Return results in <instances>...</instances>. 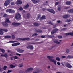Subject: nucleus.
Listing matches in <instances>:
<instances>
[{
    "instance_id": "obj_1",
    "label": "nucleus",
    "mask_w": 73,
    "mask_h": 73,
    "mask_svg": "<svg viewBox=\"0 0 73 73\" xmlns=\"http://www.w3.org/2000/svg\"><path fill=\"white\" fill-rule=\"evenodd\" d=\"M53 56H47V58H48L50 61L53 62L54 64H55V65H56V60L53 59H52L53 58Z\"/></svg>"
},
{
    "instance_id": "obj_2",
    "label": "nucleus",
    "mask_w": 73,
    "mask_h": 73,
    "mask_svg": "<svg viewBox=\"0 0 73 73\" xmlns=\"http://www.w3.org/2000/svg\"><path fill=\"white\" fill-rule=\"evenodd\" d=\"M15 19L17 20H21V15L19 13H17L15 15Z\"/></svg>"
},
{
    "instance_id": "obj_3",
    "label": "nucleus",
    "mask_w": 73,
    "mask_h": 73,
    "mask_svg": "<svg viewBox=\"0 0 73 73\" xmlns=\"http://www.w3.org/2000/svg\"><path fill=\"white\" fill-rule=\"evenodd\" d=\"M21 24L20 23H16L15 22H13L12 23V25L14 27H17L19 25H20Z\"/></svg>"
},
{
    "instance_id": "obj_4",
    "label": "nucleus",
    "mask_w": 73,
    "mask_h": 73,
    "mask_svg": "<svg viewBox=\"0 0 73 73\" xmlns=\"http://www.w3.org/2000/svg\"><path fill=\"white\" fill-rule=\"evenodd\" d=\"M64 65L66 67H67V68H71L72 67V66L68 62H65Z\"/></svg>"
},
{
    "instance_id": "obj_5",
    "label": "nucleus",
    "mask_w": 73,
    "mask_h": 73,
    "mask_svg": "<svg viewBox=\"0 0 73 73\" xmlns=\"http://www.w3.org/2000/svg\"><path fill=\"white\" fill-rule=\"evenodd\" d=\"M11 3L10 0H7L5 1L4 3V5L5 7H7V5H8L9 4Z\"/></svg>"
},
{
    "instance_id": "obj_6",
    "label": "nucleus",
    "mask_w": 73,
    "mask_h": 73,
    "mask_svg": "<svg viewBox=\"0 0 73 73\" xmlns=\"http://www.w3.org/2000/svg\"><path fill=\"white\" fill-rule=\"evenodd\" d=\"M26 48L27 49H30V50H32L33 49L34 47H33V46L32 45H28L26 47Z\"/></svg>"
},
{
    "instance_id": "obj_7",
    "label": "nucleus",
    "mask_w": 73,
    "mask_h": 73,
    "mask_svg": "<svg viewBox=\"0 0 73 73\" xmlns=\"http://www.w3.org/2000/svg\"><path fill=\"white\" fill-rule=\"evenodd\" d=\"M33 68H29L25 70V72L26 73H28V72H31V71H32V70H33Z\"/></svg>"
},
{
    "instance_id": "obj_8",
    "label": "nucleus",
    "mask_w": 73,
    "mask_h": 73,
    "mask_svg": "<svg viewBox=\"0 0 73 73\" xmlns=\"http://www.w3.org/2000/svg\"><path fill=\"white\" fill-rule=\"evenodd\" d=\"M17 50L18 53H23L24 52V50L22 49H21L20 48H18L17 49Z\"/></svg>"
},
{
    "instance_id": "obj_9",
    "label": "nucleus",
    "mask_w": 73,
    "mask_h": 73,
    "mask_svg": "<svg viewBox=\"0 0 73 73\" xmlns=\"http://www.w3.org/2000/svg\"><path fill=\"white\" fill-rule=\"evenodd\" d=\"M58 31V29H53L52 31H51V34L52 35H53L55 33L57 32V31Z\"/></svg>"
},
{
    "instance_id": "obj_10",
    "label": "nucleus",
    "mask_w": 73,
    "mask_h": 73,
    "mask_svg": "<svg viewBox=\"0 0 73 73\" xmlns=\"http://www.w3.org/2000/svg\"><path fill=\"white\" fill-rule=\"evenodd\" d=\"M48 11L53 13V14H55V11L53 10V9H47Z\"/></svg>"
},
{
    "instance_id": "obj_11",
    "label": "nucleus",
    "mask_w": 73,
    "mask_h": 73,
    "mask_svg": "<svg viewBox=\"0 0 73 73\" xmlns=\"http://www.w3.org/2000/svg\"><path fill=\"white\" fill-rule=\"evenodd\" d=\"M34 4H37L40 2V0H31Z\"/></svg>"
},
{
    "instance_id": "obj_12",
    "label": "nucleus",
    "mask_w": 73,
    "mask_h": 73,
    "mask_svg": "<svg viewBox=\"0 0 73 73\" xmlns=\"http://www.w3.org/2000/svg\"><path fill=\"white\" fill-rule=\"evenodd\" d=\"M20 44V43L17 42L15 43H13L12 44V46H18V45H19Z\"/></svg>"
},
{
    "instance_id": "obj_13",
    "label": "nucleus",
    "mask_w": 73,
    "mask_h": 73,
    "mask_svg": "<svg viewBox=\"0 0 73 73\" xmlns=\"http://www.w3.org/2000/svg\"><path fill=\"white\" fill-rule=\"evenodd\" d=\"M53 42L55 43V44H60V42H59L57 41V40L56 39H54L53 40Z\"/></svg>"
},
{
    "instance_id": "obj_14",
    "label": "nucleus",
    "mask_w": 73,
    "mask_h": 73,
    "mask_svg": "<svg viewBox=\"0 0 73 73\" xmlns=\"http://www.w3.org/2000/svg\"><path fill=\"white\" fill-rule=\"evenodd\" d=\"M6 22H2V24L3 26H4V27H7V26H8V24L6 23Z\"/></svg>"
},
{
    "instance_id": "obj_15",
    "label": "nucleus",
    "mask_w": 73,
    "mask_h": 73,
    "mask_svg": "<svg viewBox=\"0 0 73 73\" xmlns=\"http://www.w3.org/2000/svg\"><path fill=\"white\" fill-rule=\"evenodd\" d=\"M66 58V59H68V58H69V59H70V58H73V56L68 55L67 56V57Z\"/></svg>"
},
{
    "instance_id": "obj_16",
    "label": "nucleus",
    "mask_w": 73,
    "mask_h": 73,
    "mask_svg": "<svg viewBox=\"0 0 73 73\" xmlns=\"http://www.w3.org/2000/svg\"><path fill=\"white\" fill-rule=\"evenodd\" d=\"M29 38H19V40L20 41H26L27 40H28V39H29Z\"/></svg>"
},
{
    "instance_id": "obj_17",
    "label": "nucleus",
    "mask_w": 73,
    "mask_h": 73,
    "mask_svg": "<svg viewBox=\"0 0 73 73\" xmlns=\"http://www.w3.org/2000/svg\"><path fill=\"white\" fill-rule=\"evenodd\" d=\"M69 17L68 15H65L63 16V18H65V19H67Z\"/></svg>"
},
{
    "instance_id": "obj_18",
    "label": "nucleus",
    "mask_w": 73,
    "mask_h": 73,
    "mask_svg": "<svg viewBox=\"0 0 73 73\" xmlns=\"http://www.w3.org/2000/svg\"><path fill=\"white\" fill-rule=\"evenodd\" d=\"M11 37H12L11 36L7 35L5 36L4 38H11Z\"/></svg>"
},
{
    "instance_id": "obj_19",
    "label": "nucleus",
    "mask_w": 73,
    "mask_h": 73,
    "mask_svg": "<svg viewBox=\"0 0 73 73\" xmlns=\"http://www.w3.org/2000/svg\"><path fill=\"white\" fill-rule=\"evenodd\" d=\"M35 27H37L39 25V24L37 22H35L33 23Z\"/></svg>"
},
{
    "instance_id": "obj_20",
    "label": "nucleus",
    "mask_w": 73,
    "mask_h": 73,
    "mask_svg": "<svg viewBox=\"0 0 73 73\" xmlns=\"http://www.w3.org/2000/svg\"><path fill=\"white\" fill-rule=\"evenodd\" d=\"M46 18V17L44 15L40 19V20H44V19H45Z\"/></svg>"
},
{
    "instance_id": "obj_21",
    "label": "nucleus",
    "mask_w": 73,
    "mask_h": 73,
    "mask_svg": "<svg viewBox=\"0 0 73 73\" xmlns=\"http://www.w3.org/2000/svg\"><path fill=\"white\" fill-rule=\"evenodd\" d=\"M68 12L71 13H73V9L69 10H68Z\"/></svg>"
},
{
    "instance_id": "obj_22",
    "label": "nucleus",
    "mask_w": 73,
    "mask_h": 73,
    "mask_svg": "<svg viewBox=\"0 0 73 73\" xmlns=\"http://www.w3.org/2000/svg\"><path fill=\"white\" fill-rule=\"evenodd\" d=\"M17 3L18 4H22V2L20 0H18L17 1Z\"/></svg>"
},
{
    "instance_id": "obj_23",
    "label": "nucleus",
    "mask_w": 73,
    "mask_h": 73,
    "mask_svg": "<svg viewBox=\"0 0 73 73\" xmlns=\"http://www.w3.org/2000/svg\"><path fill=\"white\" fill-rule=\"evenodd\" d=\"M17 41H9L8 42V43H15V42H17Z\"/></svg>"
},
{
    "instance_id": "obj_24",
    "label": "nucleus",
    "mask_w": 73,
    "mask_h": 73,
    "mask_svg": "<svg viewBox=\"0 0 73 73\" xmlns=\"http://www.w3.org/2000/svg\"><path fill=\"white\" fill-rule=\"evenodd\" d=\"M66 4L67 5H70L71 4V2L67 1L66 2Z\"/></svg>"
},
{
    "instance_id": "obj_25",
    "label": "nucleus",
    "mask_w": 73,
    "mask_h": 73,
    "mask_svg": "<svg viewBox=\"0 0 73 73\" xmlns=\"http://www.w3.org/2000/svg\"><path fill=\"white\" fill-rule=\"evenodd\" d=\"M16 66L15 65H11L10 66V68H15Z\"/></svg>"
},
{
    "instance_id": "obj_26",
    "label": "nucleus",
    "mask_w": 73,
    "mask_h": 73,
    "mask_svg": "<svg viewBox=\"0 0 73 73\" xmlns=\"http://www.w3.org/2000/svg\"><path fill=\"white\" fill-rule=\"evenodd\" d=\"M36 31L37 33L39 32V33H41V32H42V30H36Z\"/></svg>"
},
{
    "instance_id": "obj_27",
    "label": "nucleus",
    "mask_w": 73,
    "mask_h": 73,
    "mask_svg": "<svg viewBox=\"0 0 73 73\" xmlns=\"http://www.w3.org/2000/svg\"><path fill=\"white\" fill-rule=\"evenodd\" d=\"M15 11L14 10L11 9L10 13H15Z\"/></svg>"
},
{
    "instance_id": "obj_28",
    "label": "nucleus",
    "mask_w": 73,
    "mask_h": 73,
    "mask_svg": "<svg viewBox=\"0 0 73 73\" xmlns=\"http://www.w3.org/2000/svg\"><path fill=\"white\" fill-rule=\"evenodd\" d=\"M61 6L60 5L59 6L57 10L58 11H61Z\"/></svg>"
},
{
    "instance_id": "obj_29",
    "label": "nucleus",
    "mask_w": 73,
    "mask_h": 73,
    "mask_svg": "<svg viewBox=\"0 0 73 73\" xmlns=\"http://www.w3.org/2000/svg\"><path fill=\"white\" fill-rule=\"evenodd\" d=\"M3 31L5 32H8V30L5 29H3Z\"/></svg>"
},
{
    "instance_id": "obj_30",
    "label": "nucleus",
    "mask_w": 73,
    "mask_h": 73,
    "mask_svg": "<svg viewBox=\"0 0 73 73\" xmlns=\"http://www.w3.org/2000/svg\"><path fill=\"white\" fill-rule=\"evenodd\" d=\"M5 22V23H7H7H9V22H10V21H9V19L8 18H7L6 19Z\"/></svg>"
},
{
    "instance_id": "obj_31",
    "label": "nucleus",
    "mask_w": 73,
    "mask_h": 73,
    "mask_svg": "<svg viewBox=\"0 0 73 73\" xmlns=\"http://www.w3.org/2000/svg\"><path fill=\"white\" fill-rule=\"evenodd\" d=\"M31 15H30V14L29 13H28L27 14V18H29Z\"/></svg>"
},
{
    "instance_id": "obj_32",
    "label": "nucleus",
    "mask_w": 73,
    "mask_h": 73,
    "mask_svg": "<svg viewBox=\"0 0 73 73\" xmlns=\"http://www.w3.org/2000/svg\"><path fill=\"white\" fill-rule=\"evenodd\" d=\"M56 60H57V61H60V58L58 57H57L56 58Z\"/></svg>"
},
{
    "instance_id": "obj_33",
    "label": "nucleus",
    "mask_w": 73,
    "mask_h": 73,
    "mask_svg": "<svg viewBox=\"0 0 73 73\" xmlns=\"http://www.w3.org/2000/svg\"><path fill=\"white\" fill-rule=\"evenodd\" d=\"M11 9H7L6 10V12H9V13H11Z\"/></svg>"
},
{
    "instance_id": "obj_34",
    "label": "nucleus",
    "mask_w": 73,
    "mask_h": 73,
    "mask_svg": "<svg viewBox=\"0 0 73 73\" xmlns=\"http://www.w3.org/2000/svg\"><path fill=\"white\" fill-rule=\"evenodd\" d=\"M38 35V34L37 33H35L32 35V36H37Z\"/></svg>"
},
{
    "instance_id": "obj_35",
    "label": "nucleus",
    "mask_w": 73,
    "mask_h": 73,
    "mask_svg": "<svg viewBox=\"0 0 73 73\" xmlns=\"http://www.w3.org/2000/svg\"><path fill=\"white\" fill-rule=\"evenodd\" d=\"M23 66H24V65L22 63L20 64H19V66L20 68H22V67H23Z\"/></svg>"
},
{
    "instance_id": "obj_36",
    "label": "nucleus",
    "mask_w": 73,
    "mask_h": 73,
    "mask_svg": "<svg viewBox=\"0 0 73 73\" xmlns=\"http://www.w3.org/2000/svg\"><path fill=\"white\" fill-rule=\"evenodd\" d=\"M28 7H29V5L27 4L26 5L25 7V8L26 9V8H28Z\"/></svg>"
},
{
    "instance_id": "obj_37",
    "label": "nucleus",
    "mask_w": 73,
    "mask_h": 73,
    "mask_svg": "<svg viewBox=\"0 0 73 73\" xmlns=\"http://www.w3.org/2000/svg\"><path fill=\"white\" fill-rule=\"evenodd\" d=\"M0 50H1V51L3 53H4V52H5V50H4L3 49H1L0 48Z\"/></svg>"
},
{
    "instance_id": "obj_38",
    "label": "nucleus",
    "mask_w": 73,
    "mask_h": 73,
    "mask_svg": "<svg viewBox=\"0 0 73 73\" xmlns=\"http://www.w3.org/2000/svg\"><path fill=\"white\" fill-rule=\"evenodd\" d=\"M70 21H71V20H70V19L66 20L65 21L66 22H67L68 23H69V22H70Z\"/></svg>"
},
{
    "instance_id": "obj_39",
    "label": "nucleus",
    "mask_w": 73,
    "mask_h": 73,
    "mask_svg": "<svg viewBox=\"0 0 73 73\" xmlns=\"http://www.w3.org/2000/svg\"><path fill=\"white\" fill-rule=\"evenodd\" d=\"M13 58H14V59H19V58L17 57V56H14V57Z\"/></svg>"
},
{
    "instance_id": "obj_40",
    "label": "nucleus",
    "mask_w": 73,
    "mask_h": 73,
    "mask_svg": "<svg viewBox=\"0 0 73 73\" xmlns=\"http://www.w3.org/2000/svg\"><path fill=\"white\" fill-rule=\"evenodd\" d=\"M8 15L7 14H5L3 15L4 17H8Z\"/></svg>"
},
{
    "instance_id": "obj_41",
    "label": "nucleus",
    "mask_w": 73,
    "mask_h": 73,
    "mask_svg": "<svg viewBox=\"0 0 73 73\" xmlns=\"http://www.w3.org/2000/svg\"><path fill=\"white\" fill-rule=\"evenodd\" d=\"M49 23L50 24H51V25H53V24L52 22L51 21H49Z\"/></svg>"
},
{
    "instance_id": "obj_42",
    "label": "nucleus",
    "mask_w": 73,
    "mask_h": 73,
    "mask_svg": "<svg viewBox=\"0 0 73 73\" xmlns=\"http://www.w3.org/2000/svg\"><path fill=\"white\" fill-rule=\"evenodd\" d=\"M4 34V32L0 31V35H3Z\"/></svg>"
},
{
    "instance_id": "obj_43",
    "label": "nucleus",
    "mask_w": 73,
    "mask_h": 73,
    "mask_svg": "<svg viewBox=\"0 0 73 73\" xmlns=\"http://www.w3.org/2000/svg\"><path fill=\"white\" fill-rule=\"evenodd\" d=\"M15 35H13L12 36V39H14V38H15Z\"/></svg>"
},
{
    "instance_id": "obj_44",
    "label": "nucleus",
    "mask_w": 73,
    "mask_h": 73,
    "mask_svg": "<svg viewBox=\"0 0 73 73\" xmlns=\"http://www.w3.org/2000/svg\"><path fill=\"white\" fill-rule=\"evenodd\" d=\"M44 5H46L48 4V1H46V2L44 3Z\"/></svg>"
},
{
    "instance_id": "obj_45",
    "label": "nucleus",
    "mask_w": 73,
    "mask_h": 73,
    "mask_svg": "<svg viewBox=\"0 0 73 73\" xmlns=\"http://www.w3.org/2000/svg\"><path fill=\"white\" fill-rule=\"evenodd\" d=\"M7 66H4V67L3 68V69H4V70H6V69H7Z\"/></svg>"
},
{
    "instance_id": "obj_46",
    "label": "nucleus",
    "mask_w": 73,
    "mask_h": 73,
    "mask_svg": "<svg viewBox=\"0 0 73 73\" xmlns=\"http://www.w3.org/2000/svg\"><path fill=\"white\" fill-rule=\"evenodd\" d=\"M19 11L23 10V8H22V7L20 8L19 9Z\"/></svg>"
},
{
    "instance_id": "obj_47",
    "label": "nucleus",
    "mask_w": 73,
    "mask_h": 73,
    "mask_svg": "<svg viewBox=\"0 0 73 73\" xmlns=\"http://www.w3.org/2000/svg\"><path fill=\"white\" fill-rule=\"evenodd\" d=\"M28 38V39L26 40H27V41H31V40L29 39H30V38Z\"/></svg>"
},
{
    "instance_id": "obj_48",
    "label": "nucleus",
    "mask_w": 73,
    "mask_h": 73,
    "mask_svg": "<svg viewBox=\"0 0 73 73\" xmlns=\"http://www.w3.org/2000/svg\"><path fill=\"white\" fill-rule=\"evenodd\" d=\"M70 35L71 36H73V33H70Z\"/></svg>"
},
{
    "instance_id": "obj_49",
    "label": "nucleus",
    "mask_w": 73,
    "mask_h": 73,
    "mask_svg": "<svg viewBox=\"0 0 73 73\" xmlns=\"http://www.w3.org/2000/svg\"><path fill=\"white\" fill-rule=\"evenodd\" d=\"M8 53H12V51H11V50H8Z\"/></svg>"
},
{
    "instance_id": "obj_50",
    "label": "nucleus",
    "mask_w": 73,
    "mask_h": 73,
    "mask_svg": "<svg viewBox=\"0 0 73 73\" xmlns=\"http://www.w3.org/2000/svg\"><path fill=\"white\" fill-rule=\"evenodd\" d=\"M11 5H13L15 4V3L14 2H12L11 3Z\"/></svg>"
},
{
    "instance_id": "obj_51",
    "label": "nucleus",
    "mask_w": 73,
    "mask_h": 73,
    "mask_svg": "<svg viewBox=\"0 0 73 73\" xmlns=\"http://www.w3.org/2000/svg\"><path fill=\"white\" fill-rule=\"evenodd\" d=\"M4 56L5 57H8V55H7V54H5L4 55Z\"/></svg>"
},
{
    "instance_id": "obj_52",
    "label": "nucleus",
    "mask_w": 73,
    "mask_h": 73,
    "mask_svg": "<svg viewBox=\"0 0 73 73\" xmlns=\"http://www.w3.org/2000/svg\"><path fill=\"white\" fill-rule=\"evenodd\" d=\"M59 3V2H56L55 3V5H57Z\"/></svg>"
},
{
    "instance_id": "obj_53",
    "label": "nucleus",
    "mask_w": 73,
    "mask_h": 73,
    "mask_svg": "<svg viewBox=\"0 0 73 73\" xmlns=\"http://www.w3.org/2000/svg\"><path fill=\"white\" fill-rule=\"evenodd\" d=\"M16 55L17 56H21V54L17 53L16 54Z\"/></svg>"
},
{
    "instance_id": "obj_54",
    "label": "nucleus",
    "mask_w": 73,
    "mask_h": 73,
    "mask_svg": "<svg viewBox=\"0 0 73 73\" xmlns=\"http://www.w3.org/2000/svg\"><path fill=\"white\" fill-rule=\"evenodd\" d=\"M12 70H8V71L7 72V73H11V72Z\"/></svg>"
},
{
    "instance_id": "obj_55",
    "label": "nucleus",
    "mask_w": 73,
    "mask_h": 73,
    "mask_svg": "<svg viewBox=\"0 0 73 73\" xmlns=\"http://www.w3.org/2000/svg\"><path fill=\"white\" fill-rule=\"evenodd\" d=\"M65 35L66 36H68V35H69L70 34V33H67L65 34Z\"/></svg>"
},
{
    "instance_id": "obj_56",
    "label": "nucleus",
    "mask_w": 73,
    "mask_h": 73,
    "mask_svg": "<svg viewBox=\"0 0 73 73\" xmlns=\"http://www.w3.org/2000/svg\"><path fill=\"white\" fill-rule=\"evenodd\" d=\"M66 52L67 53H68L69 52V49L67 50Z\"/></svg>"
},
{
    "instance_id": "obj_57",
    "label": "nucleus",
    "mask_w": 73,
    "mask_h": 73,
    "mask_svg": "<svg viewBox=\"0 0 73 73\" xmlns=\"http://www.w3.org/2000/svg\"><path fill=\"white\" fill-rule=\"evenodd\" d=\"M58 38H62V36H59L58 37Z\"/></svg>"
},
{
    "instance_id": "obj_58",
    "label": "nucleus",
    "mask_w": 73,
    "mask_h": 73,
    "mask_svg": "<svg viewBox=\"0 0 73 73\" xmlns=\"http://www.w3.org/2000/svg\"><path fill=\"white\" fill-rule=\"evenodd\" d=\"M57 64H58V65H60V64H61L60 63V62H58L57 63Z\"/></svg>"
},
{
    "instance_id": "obj_59",
    "label": "nucleus",
    "mask_w": 73,
    "mask_h": 73,
    "mask_svg": "<svg viewBox=\"0 0 73 73\" xmlns=\"http://www.w3.org/2000/svg\"><path fill=\"white\" fill-rule=\"evenodd\" d=\"M66 58V56H62V58Z\"/></svg>"
},
{
    "instance_id": "obj_60",
    "label": "nucleus",
    "mask_w": 73,
    "mask_h": 73,
    "mask_svg": "<svg viewBox=\"0 0 73 73\" xmlns=\"http://www.w3.org/2000/svg\"><path fill=\"white\" fill-rule=\"evenodd\" d=\"M47 37H49V38H51V35H48Z\"/></svg>"
},
{
    "instance_id": "obj_61",
    "label": "nucleus",
    "mask_w": 73,
    "mask_h": 73,
    "mask_svg": "<svg viewBox=\"0 0 73 73\" xmlns=\"http://www.w3.org/2000/svg\"><path fill=\"white\" fill-rule=\"evenodd\" d=\"M38 17L40 18L41 17V15L40 14H38Z\"/></svg>"
},
{
    "instance_id": "obj_62",
    "label": "nucleus",
    "mask_w": 73,
    "mask_h": 73,
    "mask_svg": "<svg viewBox=\"0 0 73 73\" xmlns=\"http://www.w3.org/2000/svg\"><path fill=\"white\" fill-rule=\"evenodd\" d=\"M42 10H43V11H45V10H46V8H43L42 9Z\"/></svg>"
},
{
    "instance_id": "obj_63",
    "label": "nucleus",
    "mask_w": 73,
    "mask_h": 73,
    "mask_svg": "<svg viewBox=\"0 0 73 73\" xmlns=\"http://www.w3.org/2000/svg\"><path fill=\"white\" fill-rule=\"evenodd\" d=\"M42 38H45V36H41Z\"/></svg>"
},
{
    "instance_id": "obj_64",
    "label": "nucleus",
    "mask_w": 73,
    "mask_h": 73,
    "mask_svg": "<svg viewBox=\"0 0 73 73\" xmlns=\"http://www.w3.org/2000/svg\"><path fill=\"white\" fill-rule=\"evenodd\" d=\"M20 73H25V72H24V71H23L21 72H20Z\"/></svg>"
}]
</instances>
